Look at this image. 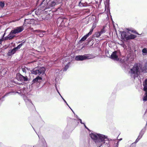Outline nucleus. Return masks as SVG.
<instances>
[{"instance_id":"473e14b6","label":"nucleus","mask_w":147,"mask_h":147,"mask_svg":"<svg viewBox=\"0 0 147 147\" xmlns=\"http://www.w3.org/2000/svg\"><path fill=\"white\" fill-rule=\"evenodd\" d=\"M16 49L17 50L19 49L21 47H19V46L18 45L17 47H15Z\"/></svg>"},{"instance_id":"58836bf2","label":"nucleus","mask_w":147,"mask_h":147,"mask_svg":"<svg viewBox=\"0 0 147 147\" xmlns=\"http://www.w3.org/2000/svg\"><path fill=\"white\" fill-rule=\"evenodd\" d=\"M69 107V108L72 111V112L74 113V111H73L70 108V107L69 106V105H68V106Z\"/></svg>"},{"instance_id":"09e8293b","label":"nucleus","mask_w":147,"mask_h":147,"mask_svg":"<svg viewBox=\"0 0 147 147\" xmlns=\"http://www.w3.org/2000/svg\"><path fill=\"white\" fill-rule=\"evenodd\" d=\"M20 20V19H17V21H18V20Z\"/></svg>"},{"instance_id":"4c0bfd02","label":"nucleus","mask_w":147,"mask_h":147,"mask_svg":"<svg viewBox=\"0 0 147 147\" xmlns=\"http://www.w3.org/2000/svg\"><path fill=\"white\" fill-rule=\"evenodd\" d=\"M84 125L85 127V128H86V129H88V127L86 126V125H85V124H84Z\"/></svg>"},{"instance_id":"7ed1b4c3","label":"nucleus","mask_w":147,"mask_h":147,"mask_svg":"<svg viewBox=\"0 0 147 147\" xmlns=\"http://www.w3.org/2000/svg\"><path fill=\"white\" fill-rule=\"evenodd\" d=\"M46 71L44 67H41L38 69H37L36 68H34L31 70V73L35 75L38 76L32 81V84L36 82H40L42 80V76L44 75Z\"/></svg>"},{"instance_id":"3c124183","label":"nucleus","mask_w":147,"mask_h":147,"mask_svg":"<svg viewBox=\"0 0 147 147\" xmlns=\"http://www.w3.org/2000/svg\"><path fill=\"white\" fill-rule=\"evenodd\" d=\"M62 98L63 99H63H64V98H63V97H62V98Z\"/></svg>"},{"instance_id":"f3484780","label":"nucleus","mask_w":147,"mask_h":147,"mask_svg":"<svg viewBox=\"0 0 147 147\" xmlns=\"http://www.w3.org/2000/svg\"><path fill=\"white\" fill-rule=\"evenodd\" d=\"M89 36L87 34L84 36L80 40V42H82L84 41L87 39Z\"/></svg>"},{"instance_id":"dca6fc26","label":"nucleus","mask_w":147,"mask_h":147,"mask_svg":"<svg viewBox=\"0 0 147 147\" xmlns=\"http://www.w3.org/2000/svg\"><path fill=\"white\" fill-rule=\"evenodd\" d=\"M121 35L122 37L124 39H125L127 40V36L126 34V33L125 32L123 31L121 32Z\"/></svg>"},{"instance_id":"c9c22d12","label":"nucleus","mask_w":147,"mask_h":147,"mask_svg":"<svg viewBox=\"0 0 147 147\" xmlns=\"http://www.w3.org/2000/svg\"><path fill=\"white\" fill-rule=\"evenodd\" d=\"M79 120L80 121V123H81L82 124H84V123H83L82 122V120L80 119H79Z\"/></svg>"},{"instance_id":"49530a36","label":"nucleus","mask_w":147,"mask_h":147,"mask_svg":"<svg viewBox=\"0 0 147 147\" xmlns=\"http://www.w3.org/2000/svg\"><path fill=\"white\" fill-rule=\"evenodd\" d=\"M76 116L77 117V118H78V116H77V115H76Z\"/></svg>"},{"instance_id":"b1692460","label":"nucleus","mask_w":147,"mask_h":147,"mask_svg":"<svg viewBox=\"0 0 147 147\" xmlns=\"http://www.w3.org/2000/svg\"><path fill=\"white\" fill-rule=\"evenodd\" d=\"M145 130V129H143L140 132V134L143 136Z\"/></svg>"},{"instance_id":"5701e85b","label":"nucleus","mask_w":147,"mask_h":147,"mask_svg":"<svg viewBox=\"0 0 147 147\" xmlns=\"http://www.w3.org/2000/svg\"><path fill=\"white\" fill-rule=\"evenodd\" d=\"M32 31L34 33H41V31L39 30H33V29H32Z\"/></svg>"},{"instance_id":"39448f33","label":"nucleus","mask_w":147,"mask_h":147,"mask_svg":"<svg viewBox=\"0 0 147 147\" xmlns=\"http://www.w3.org/2000/svg\"><path fill=\"white\" fill-rule=\"evenodd\" d=\"M121 53L120 51H115L113 53L111 57L114 60L119 61L120 60Z\"/></svg>"},{"instance_id":"37998d69","label":"nucleus","mask_w":147,"mask_h":147,"mask_svg":"<svg viewBox=\"0 0 147 147\" xmlns=\"http://www.w3.org/2000/svg\"><path fill=\"white\" fill-rule=\"evenodd\" d=\"M55 88H56V89L57 91L58 90L56 86H55Z\"/></svg>"},{"instance_id":"2f4dec72","label":"nucleus","mask_w":147,"mask_h":147,"mask_svg":"<svg viewBox=\"0 0 147 147\" xmlns=\"http://www.w3.org/2000/svg\"><path fill=\"white\" fill-rule=\"evenodd\" d=\"M33 62L35 63V64H37L38 63V61H31L30 62V63H32Z\"/></svg>"},{"instance_id":"cd10ccee","label":"nucleus","mask_w":147,"mask_h":147,"mask_svg":"<svg viewBox=\"0 0 147 147\" xmlns=\"http://www.w3.org/2000/svg\"><path fill=\"white\" fill-rule=\"evenodd\" d=\"M93 30H94L92 28H91V29H90V32L87 34L89 36L90 35H91V34H92V33L93 31Z\"/></svg>"},{"instance_id":"bb28decb","label":"nucleus","mask_w":147,"mask_h":147,"mask_svg":"<svg viewBox=\"0 0 147 147\" xmlns=\"http://www.w3.org/2000/svg\"><path fill=\"white\" fill-rule=\"evenodd\" d=\"M5 34V33H4L2 36L1 38L0 39V44L3 41L4 39L3 38Z\"/></svg>"},{"instance_id":"f8f14e48","label":"nucleus","mask_w":147,"mask_h":147,"mask_svg":"<svg viewBox=\"0 0 147 147\" xmlns=\"http://www.w3.org/2000/svg\"><path fill=\"white\" fill-rule=\"evenodd\" d=\"M66 19H63L62 18H58L57 20V22L58 23H59L60 22H61V24L62 25L64 24L63 23L64 21H66Z\"/></svg>"},{"instance_id":"72a5a7b5","label":"nucleus","mask_w":147,"mask_h":147,"mask_svg":"<svg viewBox=\"0 0 147 147\" xmlns=\"http://www.w3.org/2000/svg\"><path fill=\"white\" fill-rule=\"evenodd\" d=\"M39 36L40 37H42L43 36V34L42 33L40 34H39Z\"/></svg>"},{"instance_id":"a19ab883","label":"nucleus","mask_w":147,"mask_h":147,"mask_svg":"<svg viewBox=\"0 0 147 147\" xmlns=\"http://www.w3.org/2000/svg\"><path fill=\"white\" fill-rule=\"evenodd\" d=\"M81 4H82V3H81V2H80V3H79V6H81Z\"/></svg>"},{"instance_id":"c03bdc74","label":"nucleus","mask_w":147,"mask_h":147,"mask_svg":"<svg viewBox=\"0 0 147 147\" xmlns=\"http://www.w3.org/2000/svg\"><path fill=\"white\" fill-rule=\"evenodd\" d=\"M35 13H36V14H38H38H37V11H35Z\"/></svg>"},{"instance_id":"de8ad7c7","label":"nucleus","mask_w":147,"mask_h":147,"mask_svg":"<svg viewBox=\"0 0 147 147\" xmlns=\"http://www.w3.org/2000/svg\"><path fill=\"white\" fill-rule=\"evenodd\" d=\"M60 96L61 97V98H62L63 97L62 96H61V95L60 94Z\"/></svg>"},{"instance_id":"8fccbe9b","label":"nucleus","mask_w":147,"mask_h":147,"mask_svg":"<svg viewBox=\"0 0 147 147\" xmlns=\"http://www.w3.org/2000/svg\"><path fill=\"white\" fill-rule=\"evenodd\" d=\"M16 93H18V94H20V93H19V92H16Z\"/></svg>"},{"instance_id":"6ab92c4d","label":"nucleus","mask_w":147,"mask_h":147,"mask_svg":"<svg viewBox=\"0 0 147 147\" xmlns=\"http://www.w3.org/2000/svg\"><path fill=\"white\" fill-rule=\"evenodd\" d=\"M142 52L144 55H145L147 54V48H144L142 50Z\"/></svg>"},{"instance_id":"1a4fd4ad","label":"nucleus","mask_w":147,"mask_h":147,"mask_svg":"<svg viewBox=\"0 0 147 147\" xmlns=\"http://www.w3.org/2000/svg\"><path fill=\"white\" fill-rule=\"evenodd\" d=\"M16 77L18 80L22 81H27L28 80L27 76H24L21 74L18 75Z\"/></svg>"},{"instance_id":"0eeeda50","label":"nucleus","mask_w":147,"mask_h":147,"mask_svg":"<svg viewBox=\"0 0 147 147\" xmlns=\"http://www.w3.org/2000/svg\"><path fill=\"white\" fill-rule=\"evenodd\" d=\"M24 29V27L21 26L16 27L14 29L12 30L16 34L22 32Z\"/></svg>"},{"instance_id":"6e6552de","label":"nucleus","mask_w":147,"mask_h":147,"mask_svg":"<svg viewBox=\"0 0 147 147\" xmlns=\"http://www.w3.org/2000/svg\"><path fill=\"white\" fill-rule=\"evenodd\" d=\"M23 97L25 101L26 102V105L28 107L29 106H32L33 105L31 100L28 98L25 95H23Z\"/></svg>"},{"instance_id":"a878e982","label":"nucleus","mask_w":147,"mask_h":147,"mask_svg":"<svg viewBox=\"0 0 147 147\" xmlns=\"http://www.w3.org/2000/svg\"><path fill=\"white\" fill-rule=\"evenodd\" d=\"M69 65H66L65 66L63 71H66L67 70V69L69 68Z\"/></svg>"},{"instance_id":"20e7f679","label":"nucleus","mask_w":147,"mask_h":147,"mask_svg":"<svg viewBox=\"0 0 147 147\" xmlns=\"http://www.w3.org/2000/svg\"><path fill=\"white\" fill-rule=\"evenodd\" d=\"M56 3L54 0H43L40 5L41 10H44L53 7Z\"/></svg>"},{"instance_id":"393cba45","label":"nucleus","mask_w":147,"mask_h":147,"mask_svg":"<svg viewBox=\"0 0 147 147\" xmlns=\"http://www.w3.org/2000/svg\"><path fill=\"white\" fill-rule=\"evenodd\" d=\"M105 32V28L104 27H103V28L102 29L100 32V33L101 35L102 34H103V33H104Z\"/></svg>"},{"instance_id":"864d4df0","label":"nucleus","mask_w":147,"mask_h":147,"mask_svg":"<svg viewBox=\"0 0 147 147\" xmlns=\"http://www.w3.org/2000/svg\"><path fill=\"white\" fill-rule=\"evenodd\" d=\"M33 147H36V146H34Z\"/></svg>"},{"instance_id":"603ef678","label":"nucleus","mask_w":147,"mask_h":147,"mask_svg":"<svg viewBox=\"0 0 147 147\" xmlns=\"http://www.w3.org/2000/svg\"><path fill=\"white\" fill-rule=\"evenodd\" d=\"M122 140V139H120V140Z\"/></svg>"},{"instance_id":"2eb2a0df","label":"nucleus","mask_w":147,"mask_h":147,"mask_svg":"<svg viewBox=\"0 0 147 147\" xmlns=\"http://www.w3.org/2000/svg\"><path fill=\"white\" fill-rule=\"evenodd\" d=\"M144 86V90L145 91H147V78L146 79L143 84Z\"/></svg>"},{"instance_id":"f704fd0d","label":"nucleus","mask_w":147,"mask_h":147,"mask_svg":"<svg viewBox=\"0 0 147 147\" xmlns=\"http://www.w3.org/2000/svg\"><path fill=\"white\" fill-rule=\"evenodd\" d=\"M23 45V43H22L21 44H19L18 45V46H19V47H21Z\"/></svg>"},{"instance_id":"9d476101","label":"nucleus","mask_w":147,"mask_h":147,"mask_svg":"<svg viewBox=\"0 0 147 147\" xmlns=\"http://www.w3.org/2000/svg\"><path fill=\"white\" fill-rule=\"evenodd\" d=\"M75 60L76 61H83L85 60L84 55H78L76 56Z\"/></svg>"},{"instance_id":"ea45409f","label":"nucleus","mask_w":147,"mask_h":147,"mask_svg":"<svg viewBox=\"0 0 147 147\" xmlns=\"http://www.w3.org/2000/svg\"><path fill=\"white\" fill-rule=\"evenodd\" d=\"M69 107V108L72 111V112L74 113V111H73L70 108V107L69 106V105H68V106Z\"/></svg>"},{"instance_id":"c85d7f7f","label":"nucleus","mask_w":147,"mask_h":147,"mask_svg":"<svg viewBox=\"0 0 147 147\" xmlns=\"http://www.w3.org/2000/svg\"><path fill=\"white\" fill-rule=\"evenodd\" d=\"M136 142L135 143H132L130 146V147H136Z\"/></svg>"},{"instance_id":"4be33fe9","label":"nucleus","mask_w":147,"mask_h":147,"mask_svg":"<svg viewBox=\"0 0 147 147\" xmlns=\"http://www.w3.org/2000/svg\"><path fill=\"white\" fill-rule=\"evenodd\" d=\"M5 3L3 1L0 2V6L1 7L3 8L4 6Z\"/></svg>"},{"instance_id":"a211bd4d","label":"nucleus","mask_w":147,"mask_h":147,"mask_svg":"<svg viewBox=\"0 0 147 147\" xmlns=\"http://www.w3.org/2000/svg\"><path fill=\"white\" fill-rule=\"evenodd\" d=\"M101 34L100 33V32H96L95 34L94 35V37H99L100 36Z\"/></svg>"},{"instance_id":"9b49d317","label":"nucleus","mask_w":147,"mask_h":147,"mask_svg":"<svg viewBox=\"0 0 147 147\" xmlns=\"http://www.w3.org/2000/svg\"><path fill=\"white\" fill-rule=\"evenodd\" d=\"M85 60L86 59H91L93 58L94 57L93 55L90 54L84 55Z\"/></svg>"},{"instance_id":"f03ea898","label":"nucleus","mask_w":147,"mask_h":147,"mask_svg":"<svg viewBox=\"0 0 147 147\" xmlns=\"http://www.w3.org/2000/svg\"><path fill=\"white\" fill-rule=\"evenodd\" d=\"M91 138L94 140L98 147H100L103 144L109 143L107 136L100 134L96 133H91L90 134Z\"/></svg>"},{"instance_id":"e433bc0d","label":"nucleus","mask_w":147,"mask_h":147,"mask_svg":"<svg viewBox=\"0 0 147 147\" xmlns=\"http://www.w3.org/2000/svg\"><path fill=\"white\" fill-rule=\"evenodd\" d=\"M63 100L65 102L66 104L67 105V106H68V105L67 104V102H66V101L64 99H63Z\"/></svg>"},{"instance_id":"f257e3e1","label":"nucleus","mask_w":147,"mask_h":147,"mask_svg":"<svg viewBox=\"0 0 147 147\" xmlns=\"http://www.w3.org/2000/svg\"><path fill=\"white\" fill-rule=\"evenodd\" d=\"M142 65L140 63H136L134 65L129 72V74L131 78H135L138 77L141 71L147 72V63H146L143 68Z\"/></svg>"},{"instance_id":"4468645a","label":"nucleus","mask_w":147,"mask_h":147,"mask_svg":"<svg viewBox=\"0 0 147 147\" xmlns=\"http://www.w3.org/2000/svg\"><path fill=\"white\" fill-rule=\"evenodd\" d=\"M17 50L15 48H14L12 50H9L8 53L9 55H13L15 53Z\"/></svg>"},{"instance_id":"79ce46f5","label":"nucleus","mask_w":147,"mask_h":147,"mask_svg":"<svg viewBox=\"0 0 147 147\" xmlns=\"http://www.w3.org/2000/svg\"><path fill=\"white\" fill-rule=\"evenodd\" d=\"M57 91L58 92V94H59V95H60V92H59V91H58V90H57Z\"/></svg>"},{"instance_id":"aec40b11","label":"nucleus","mask_w":147,"mask_h":147,"mask_svg":"<svg viewBox=\"0 0 147 147\" xmlns=\"http://www.w3.org/2000/svg\"><path fill=\"white\" fill-rule=\"evenodd\" d=\"M146 93L144 94V96L143 98V100L144 101H147V91H145Z\"/></svg>"},{"instance_id":"c756f323","label":"nucleus","mask_w":147,"mask_h":147,"mask_svg":"<svg viewBox=\"0 0 147 147\" xmlns=\"http://www.w3.org/2000/svg\"><path fill=\"white\" fill-rule=\"evenodd\" d=\"M96 24L95 23H94L93 24L91 28H92L94 29L96 27Z\"/></svg>"},{"instance_id":"7c9ffc66","label":"nucleus","mask_w":147,"mask_h":147,"mask_svg":"<svg viewBox=\"0 0 147 147\" xmlns=\"http://www.w3.org/2000/svg\"><path fill=\"white\" fill-rule=\"evenodd\" d=\"M26 69H27L26 67L22 69V71L26 73Z\"/></svg>"},{"instance_id":"ddd939ff","label":"nucleus","mask_w":147,"mask_h":147,"mask_svg":"<svg viewBox=\"0 0 147 147\" xmlns=\"http://www.w3.org/2000/svg\"><path fill=\"white\" fill-rule=\"evenodd\" d=\"M136 36L134 34H131L127 36V40L133 39L135 38Z\"/></svg>"},{"instance_id":"412c9836","label":"nucleus","mask_w":147,"mask_h":147,"mask_svg":"<svg viewBox=\"0 0 147 147\" xmlns=\"http://www.w3.org/2000/svg\"><path fill=\"white\" fill-rule=\"evenodd\" d=\"M142 136L139 134V136H138L136 140V142L137 143L138 141L142 138Z\"/></svg>"},{"instance_id":"423d86ee","label":"nucleus","mask_w":147,"mask_h":147,"mask_svg":"<svg viewBox=\"0 0 147 147\" xmlns=\"http://www.w3.org/2000/svg\"><path fill=\"white\" fill-rule=\"evenodd\" d=\"M15 34L12 30L8 36L5 37L4 39L6 40L12 39L15 36Z\"/></svg>"},{"instance_id":"a18cd8bd","label":"nucleus","mask_w":147,"mask_h":147,"mask_svg":"<svg viewBox=\"0 0 147 147\" xmlns=\"http://www.w3.org/2000/svg\"><path fill=\"white\" fill-rule=\"evenodd\" d=\"M132 32H134V33H135V32H135V31H134V32H133V31H132Z\"/></svg>"}]
</instances>
